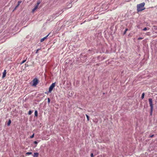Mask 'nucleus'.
<instances>
[{
    "instance_id": "1",
    "label": "nucleus",
    "mask_w": 157,
    "mask_h": 157,
    "mask_svg": "<svg viewBox=\"0 0 157 157\" xmlns=\"http://www.w3.org/2000/svg\"><path fill=\"white\" fill-rule=\"evenodd\" d=\"M145 3L143 2L140 4H137L136 6L137 11V12H141L144 10L145 8L144 7Z\"/></svg>"
},
{
    "instance_id": "2",
    "label": "nucleus",
    "mask_w": 157,
    "mask_h": 157,
    "mask_svg": "<svg viewBox=\"0 0 157 157\" xmlns=\"http://www.w3.org/2000/svg\"><path fill=\"white\" fill-rule=\"evenodd\" d=\"M55 82L52 83L49 86L48 93H51L55 86Z\"/></svg>"
},
{
    "instance_id": "3",
    "label": "nucleus",
    "mask_w": 157,
    "mask_h": 157,
    "mask_svg": "<svg viewBox=\"0 0 157 157\" xmlns=\"http://www.w3.org/2000/svg\"><path fill=\"white\" fill-rule=\"evenodd\" d=\"M33 82L32 86H36L38 83V80L37 78H35L33 80Z\"/></svg>"
},
{
    "instance_id": "4",
    "label": "nucleus",
    "mask_w": 157,
    "mask_h": 157,
    "mask_svg": "<svg viewBox=\"0 0 157 157\" xmlns=\"http://www.w3.org/2000/svg\"><path fill=\"white\" fill-rule=\"evenodd\" d=\"M149 104L151 108H153V105L152 103V100L151 98H149L148 99Z\"/></svg>"
},
{
    "instance_id": "5",
    "label": "nucleus",
    "mask_w": 157,
    "mask_h": 157,
    "mask_svg": "<svg viewBox=\"0 0 157 157\" xmlns=\"http://www.w3.org/2000/svg\"><path fill=\"white\" fill-rule=\"evenodd\" d=\"M6 70H4V72L2 73V78H5L6 76Z\"/></svg>"
},
{
    "instance_id": "6",
    "label": "nucleus",
    "mask_w": 157,
    "mask_h": 157,
    "mask_svg": "<svg viewBox=\"0 0 157 157\" xmlns=\"http://www.w3.org/2000/svg\"><path fill=\"white\" fill-rule=\"evenodd\" d=\"M21 1H19L18 2V3H17V5L16 6V7H15V8H14L13 10H16L17 9V8L19 6V5H20V4H21Z\"/></svg>"
},
{
    "instance_id": "7",
    "label": "nucleus",
    "mask_w": 157,
    "mask_h": 157,
    "mask_svg": "<svg viewBox=\"0 0 157 157\" xmlns=\"http://www.w3.org/2000/svg\"><path fill=\"white\" fill-rule=\"evenodd\" d=\"M49 34L47 35V36H46L44 37L43 38H42L41 39H40V42H43L44 41V40L46 39L48 37V36L49 35Z\"/></svg>"
},
{
    "instance_id": "8",
    "label": "nucleus",
    "mask_w": 157,
    "mask_h": 157,
    "mask_svg": "<svg viewBox=\"0 0 157 157\" xmlns=\"http://www.w3.org/2000/svg\"><path fill=\"white\" fill-rule=\"evenodd\" d=\"M39 153L37 152L34 153L33 157H38Z\"/></svg>"
},
{
    "instance_id": "9",
    "label": "nucleus",
    "mask_w": 157,
    "mask_h": 157,
    "mask_svg": "<svg viewBox=\"0 0 157 157\" xmlns=\"http://www.w3.org/2000/svg\"><path fill=\"white\" fill-rule=\"evenodd\" d=\"M38 8V6H36L34 8V9L32 10V12H33V13H34V12L36 10V9H37V8Z\"/></svg>"
},
{
    "instance_id": "10",
    "label": "nucleus",
    "mask_w": 157,
    "mask_h": 157,
    "mask_svg": "<svg viewBox=\"0 0 157 157\" xmlns=\"http://www.w3.org/2000/svg\"><path fill=\"white\" fill-rule=\"evenodd\" d=\"M11 120H10V119H9V121H8V122L7 124V126H10V124L11 123Z\"/></svg>"
},
{
    "instance_id": "11",
    "label": "nucleus",
    "mask_w": 157,
    "mask_h": 157,
    "mask_svg": "<svg viewBox=\"0 0 157 157\" xmlns=\"http://www.w3.org/2000/svg\"><path fill=\"white\" fill-rule=\"evenodd\" d=\"M34 114H35V116L36 117H37L38 116V112H37V110H36L35 111Z\"/></svg>"
},
{
    "instance_id": "12",
    "label": "nucleus",
    "mask_w": 157,
    "mask_h": 157,
    "mask_svg": "<svg viewBox=\"0 0 157 157\" xmlns=\"http://www.w3.org/2000/svg\"><path fill=\"white\" fill-rule=\"evenodd\" d=\"M144 95H145L144 93H143V94H142V95L141 97V98L142 99H143L144 98Z\"/></svg>"
},
{
    "instance_id": "13",
    "label": "nucleus",
    "mask_w": 157,
    "mask_h": 157,
    "mask_svg": "<svg viewBox=\"0 0 157 157\" xmlns=\"http://www.w3.org/2000/svg\"><path fill=\"white\" fill-rule=\"evenodd\" d=\"M153 108L151 109L150 108V115H151L152 114V112H153Z\"/></svg>"
},
{
    "instance_id": "14",
    "label": "nucleus",
    "mask_w": 157,
    "mask_h": 157,
    "mask_svg": "<svg viewBox=\"0 0 157 157\" xmlns=\"http://www.w3.org/2000/svg\"><path fill=\"white\" fill-rule=\"evenodd\" d=\"M27 59V58L26 59ZM26 59H25V60H23L20 63L21 64H23V63H24L25 62H26Z\"/></svg>"
},
{
    "instance_id": "15",
    "label": "nucleus",
    "mask_w": 157,
    "mask_h": 157,
    "mask_svg": "<svg viewBox=\"0 0 157 157\" xmlns=\"http://www.w3.org/2000/svg\"><path fill=\"white\" fill-rule=\"evenodd\" d=\"M149 29V28H148L147 29V28L145 27L143 29V30L145 31L147 30V29L148 30Z\"/></svg>"
},
{
    "instance_id": "16",
    "label": "nucleus",
    "mask_w": 157,
    "mask_h": 157,
    "mask_svg": "<svg viewBox=\"0 0 157 157\" xmlns=\"http://www.w3.org/2000/svg\"><path fill=\"white\" fill-rule=\"evenodd\" d=\"M32 154V152H27L26 153V155H31Z\"/></svg>"
},
{
    "instance_id": "17",
    "label": "nucleus",
    "mask_w": 157,
    "mask_h": 157,
    "mask_svg": "<svg viewBox=\"0 0 157 157\" xmlns=\"http://www.w3.org/2000/svg\"><path fill=\"white\" fill-rule=\"evenodd\" d=\"M86 117L87 121H89V116L87 114H86Z\"/></svg>"
},
{
    "instance_id": "18",
    "label": "nucleus",
    "mask_w": 157,
    "mask_h": 157,
    "mask_svg": "<svg viewBox=\"0 0 157 157\" xmlns=\"http://www.w3.org/2000/svg\"><path fill=\"white\" fill-rule=\"evenodd\" d=\"M40 1H38L37 3V5L36 6H38L40 4Z\"/></svg>"
},
{
    "instance_id": "19",
    "label": "nucleus",
    "mask_w": 157,
    "mask_h": 157,
    "mask_svg": "<svg viewBox=\"0 0 157 157\" xmlns=\"http://www.w3.org/2000/svg\"><path fill=\"white\" fill-rule=\"evenodd\" d=\"M128 30V29H125L124 32V34H125L126 33V32Z\"/></svg>"
},
{
    "instance_id": "20",
    "label": "nucleus",
    "mask_w": 157,
    "mask_h": 157,
    "mask_svg": "<svg viewBox=\"0 0 157 157\" xmlns=\"http://www.w3.org/2000/svg\"><path fill=\"white\" fill-rule=\"evenodd\" d=\"M34 134L33 133V134L30 136V138H33L34 137Z\"/></svg>"
},
{
    "instance_id": "21",
    "label": "nucleus",
    "mask_w": 157,
    "mask_h": 157,
    "mask_svg": "<svg viewBox=\"0 0 157 157\" xmlns=\"http://www.w3.org/2000/svg\"><path fill=\"white\" fill-rule=\"evenodd\" d=\"M32 113V112L31 110H29V112L28 114L29 115H30Z\"/></svg>"
},
{
    "instance_id": "22",
    "label": "nucleus",
    "mask_w": 157,
    "mask_h": 157,
    "mask_svg": "<svg viewBox=\"0 0 157 157\" xmlns=\"http://www.w3.org/2000/svg\"><path fill=\"white\" fill-rule=\"evenodd\" d=\"M40 49V48L38 49H37L36 51V52H35L36 53H37L38 52V51Z\"/></svg>"
},
{
    "instance_id": "23",
    "label": "nucleus",
    "mask_w": 157,
    "mask_h": 157,
    "mask_svg": "<svg viewBox=\"0 0 157 157\" xmlns=\"http://www.w3.org/2000/svg\"><path fill=\"white\" fill-rule=\"evenodd\" d=\"M50 99L49 98H48V103H50Z\"/></svg>"
},
{
    "instance_id": "24",
    "label": "nucleus",
    "mask_w": 157,
    "mask_h": 157,
    "mask_svg": "<svg viewBox=\"0 0 157 157\" xmlns=\"http://www.w3.org/2000/svg\"><path fill=\"white\" fill-rule=\"evenodd\" d=\"M154 136V135H153V134L152 135H150L149 137H150V138H152V137H153Z\"/></svg>"
},
{
    "instance_id": "25",
    "label": "nucleus",
    "mask_w": 157,
    "mask_h": 157,
    "mask_svg": "<svg viewBox=\"0 0 157 157\" xmlns=\"http://www.w3.org/2000/svg\"><path fill=\"white\" fill-rule=\"evenodd\" d=\"M34 144H38V142L36 141H34Z\"/></svg>"
},
{
    "instance_id": "26",
    "label": "nucleus",
    "mask_w": 157,
    "mask_h": 157,
    "mask_svg": "<svg viewBox=\"0 0 157 157\" xmlns=\"http://www.w3.org/2000/svg\"><path fill=\"white\" fill-rule=\"evenodd\" d=\"M142 39H143V38H142V37H139V38L138 39V40H142Z\"/></svg>"
},
{
    "instance_id": "27",
    "label": "nucleus",
    "mask_w": 157,
    "mask_h": 157,
    "mask_svg": "<svg viewBox=\"0 0 157 157\" xmlns=\"http://www.w3.org/2000/svg\"><path fill=\"white\" fill-rule=\"evenodd\" d=\"M91 157H94L93 153H91L90 155Z\"/></svg>"
},
{
    "instance_id": "28",
    "label": "nucleus",
    "mask_w": 157,
    "mask_h": 157,
    "mask_svg": "<svg viewBox=\"0 0 157 157\" xmlns=\"http://www.w3.org/2000/svg\"><path fill=\"white\" fill-rule=\"evenodd\" d=\"M79 109H82L81 108H79Z\"/></svg>"
},
{
    "instance_id": "29",
    "label": "nucleus",
    "mask_w": 157,
    "mask_h": 157,
    "mask_svg": "<svg viewBox=\"0 0 157 157\" xmlns=\"http://www.w3.org/2000/svg\"><path fill=\"white\" fill-rule=\"evenodd\" d=\"M45 94H48L47 92H45Z\"/></svg>"
}]
</instances>
